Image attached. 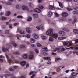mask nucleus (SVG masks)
Here are the masks:
<instances>
[{"label":"nucleus","instance_id":"obj_1","mask_svg":"<svg viewBox=\"0 0 78 78\" xmlns=\"http://www.w3.org/2000/svg\"><path fill=\"white\" fill-rule=\"evenodd\" d=\"M8 2H6L5 1H1V3H2L3 4H5V3L6 5H11L12 4V2H13V0H8Z\"/></svg>","mask_w":78,"mask_h":78},{"label":"nucleus","instance_id":"obj_2","mask_svg":"<svg viewBox=\"0 0 78 78\" xmlns=\"http://www.w3.org/2000/svg\"><path fill=\"white\" fill-rule=\"evenodd\" d=\"M35 28L38 30H41L42 31H44V30H45V27H44L42 25H41L38 26H37L35 27Z\"/></svg>","mask_w":78,"mask_h":78},{"label":"nucleus","instance_id":"obj_3","mask_svg":"<svg viewBox=\"0 0 78 78\" xmlns=\"http://www.w3.org/2000/svg\"><path fill=\"white\" fill-rule=\"evenodd\" d=\"M53 33V30L52 29H50L48 30L46 32L47 35H50Z\"/></svg>","mask_w":78,"mask_h":78},{"label":"nucleus","instance_id":"obj_4","mask_svg":"<svg viewBox=\"0 0 78 78\" xmlns=\"http://www.w3.org/2000/svg\"><path fill=\"white\" fill-rule=\"evenodd\" d=\"M65 48H61L60 49L58 48H56V49H55L54 50H52V51H53L54 52H56L57 51H59V50H60L61 51H64V50H65Z\"/></svg>","mask_w":78,"mask_h":78},{"label":"nucleus","instance_id":"obj_5","mask_svg":"<svg viewBox=\"0 0 78 78\" xmlns=\"http://www.w3.org/2000/svg\"><path fill=\"white\" fill-rule=\"evenodd\" d=\"M11 75V74H1L0 75V77L2 78H6L10 76Z\"/></svg>","mask_w":78,"mask_h":78},{"label":"nucleus","instance_id":"obj_6","mask_svg":"<svg viewBox=\"0 0 78 78\" xmlns=\"http://www.w3.org/2000/svg\"><path fill=\"white\" fill-rule=\"evenodd\" d=\"M32 37L33 38L35 39H37L39 38V35L36 33H34L32 34Z\"/></svg>","mask_w":78,"mask_h":78},{"label":"nucleus","instance_id":"obj_7","mask_svg":"<svg viewBox=\"0 0 78 78\" xmlns=\"http://www.w3.org/2000/svg\"><path fill=\"white\" fill-rule=\"evenodd\" d=\"M26 32H27L29 34L31 33V32H32L31 29L30 27H26Z\"/></svg>","mask_w":78,"mask_h":78},{"label":"nucleus","instance_id":"obj_8","mask_svg":"<svg viewBox=\"0 0 78 78\" xmlns=\"http://www.w3.org/2000/svg\"><path fill=\"white\" fill-rule=\"evenodd\" d=\"M21 8L22 9H23V10H25L26 9V10H27V11H28L29 10L28 8L27 7V6L25 5H23L22 6Z\"/></svg>","mask_w":78,"mask_h":78},{"label":"nucleus","instance_id":"obj_9","mask_svg":"<svg viewBox=\"0 0 78 78\" xmlns=\"http://www.w3.org/2000/svg\"><path fill=\"white\" fill-rule=\"evenodd\" d=\"M2 51L3 52H9V51L8 50V48L5 49V47H3L2 48Z\"/></svg>","mask_w":78,"mask_h":78},{"label":"nucleus","instance_id":"obj_10","mask_svg":"<svg viewBox=\"0 0 78 78\" xmlns=\"http://www.w3.org/2000/svg\"><path fill=\"white\" fill-rule=\"evenodd\" d=\"M34 11L35 12H36L37 13H40L41 11L39 9H34Z\"/></svg>","mask_w":78,"mask_h":78},{"label":"nucleus","instance_id":"obj_11","mask_svg":"<svg viewBox=\"0 0 78 78\" xmlns=\"http://www.w3.org/2000/svg\"><path fill=\"white\" fill-rule=\"evenodd\" d=\"M53 16V12L51 11H49L48 12V17H50Z\"/></svg>","mask_w":78,"mask_h":78},{"label":"nucleus","instance_id":"obj_12","mask_svg":"<svg viewBox=\"0 0 78 78\" xmlns=\"http://www.w3.org/2000/svg\"><path fill=\"white\" fill-rule=\"evenodd\" d=\"M48 8L49 9H51V10H53L55 9V8L54 6L51 5H49Z\"/></svg>","mask_w":78,"mask_h":78},{"label":"nucleus","instance_id":"obj_13","mask_svg":"<svg viewBox=\"0 0 78 78\" xmlns=\"http://www.w3.org/2000/svg\"><path fill=\"white\" fill-rule=\"evenodd\" d=\"M62 16L64 17H66L67 16H68V13L66 12H63L62 14Z\"/></svg>","mask_w":78,"mask_h":78},{"label":"nucleus","instance_id":"obj_14","mask_svg":"<svg viewBox=\"0 0 78 78\" xmlns=\"http://www.w3.org/2000/svg\"><path fill=\"white\" fill-rule=\"evenodd\" d=\"M30 41L31 43H34L36 42V40L33 38H31L30 39Z\"/></svg>","mask_w":78,"mask_h":78},{"label":"nucleus","instance_id":"obj_15","mask_svg":"<svg viewBox=\"0 0 78 78\" xmlns=\"http://www.w3.org/2000/svg\"><path fill=\"white\" fill-rule=\"evenodd\" d=\"M12 45H13L14 47H16V48L18 47V45H17V43H16L14 42H12Z\"/></svg>","mask_w":78,"mask_h":78},{"label":"nucleus","instance_id":"obj_16","mask_svg":"<svg viewBox=\"0 0 78 78\" xmlns=\"http://www.w3.org/2000/svg\"><path fill=\"white\" fill-rule=\"evenodd\" d=\"M10 14H11V12L10 11H7L5 13V16H9Z\"/></svg>","mask_w":78,"mask_h":78},{"label":"nucleus","instance_id":"obj_17","mask_svg":"<svg viewBox=\"0 0 78 78\" xmlns=\"http://www.w3.org/2000/svg\"><path fill=\"white\" fill-rule=\"evenodd\" d=\"M28 55L27 54H24L22 55V58L23 59H27Z\"/></svg>","mask_w":78,"mask_h":78},{"label":"nucleus","instance_id":"obj_18","mask_svg":"<svg viewBox=\"0 0 78 78\" xmlns=\"http://www.w3.org/2000/svg\"><path fill=\"white\" fill-rule=\"evenodd\" d=\"M42 51H48L47 47H46L42 48Z\"/></svg>","mask_w":78,"mask_h":78},{"label":"nucleus","instance_id":"obj_19","mask_svg":"<svg viewBox=\"0 0 78 78\" xmlns=\"http://www.w3.org/2000/svg\"><path fill=\"white\" fill-rule=\"evenodd\" d=\"M66 37H60L58 38L59 40L60 41L61 40H63V39H66Z\"/></svg>","mask_w":78,"mask_h":78},{"label":"nucleus","instance_id":"obj_20","mask_svg":"<svg viewBox=\"0 0 78 78\" xmlns=\"http://www.w3.org/2000/svg\"><path fill=\"white\" fill-rule=\"evenodd\" d=\"M20 63L21 66H24L26 64V62L24 61H21Z\"/></svg>","mask_w":78,"mask_h":78},{"label":"nucleus","instance_id":"obj_21","mask_svg":"<svg viewBox=\"0 0 78 78\" xmlns=\"http://www.w3.org/2000/svg\"><path fill=\"white\" fill-rule=\"evenodd\" d=\"M20 33L21 34H25V32L23 30H20Z\"/></svg>","mask_w":78,"mask_h":78},{"label":"nucleus","instance_id":"obj_22","mask_svg":"<svg viewBox=\"0 0 78 78\" xmlns=\"http://www.w3.org/2000/svg\"><path fill=\"white\" fill-rule=\"evenodd\" d=\"M49 41L50 42H52L53 41H54V39L53 38L51 37H50L49 38Z\"/></svg>","mask_w":78,"mask_h":78},{"label":"nucleus","instance_id":"obj_23","mask_svg":"<svg viewBox=\"0 0 78 78\" xmlns=\"http://www.w3.org/2000/svg\"><path fill=\"white\" fill-rule=\"evenodd\" d=\"M41 38L43 39V40H46L47 39V37L45 36H42L41 37Z\"/></svg>","mask_w":78,"mask_h":78},{"label":"nucleus","instance_id":"obj_24","mask_svg":"<svg viewBox=\"0 0 78 78\" xmlns=\"http://www.w3.org/2000/svg\"><path fill=\"white\" fill-rule=\"evenodd\" d=\"M32 20V17L30 16H29L27 18V21H28V22H30V21H31Z\"/></svg>","mask_w":78,"mask_h":78},{"label":"nucleus","instance_id":"obj_25","mask_svg":"<svg viewBox=\"0 0 78 78\" xmlns=\"http://www.w3.org/2000/svg\"><path fill=\"white\" fill-rule=\"evenodd\" d=\"M38 7L40 9H42L44 8V6H42V5L39 4L38 5Z\"/></svg>","mask_w":78,"mask_h":78},{"label":"nucleus","instance_id":"obj_26","mask_svg":"<svg viewBox=\"0 0 78 78\" xmlns=\"http://www.w3.org/2000/svg\"><path fill=\"white\" fill-rule=\"evenodd\" d=\"M73 31L74 33H75L76 34H78V30L77 29H74Z\"/></svg>","mask_w":78,"mask_h":78},{"label":"nucleus","instance_id":"obj_27","mask_svg":"<svg viewBox=\"0 0 78 78\" xmlns=\"http://www.w3.org/2000/svg\"><path fill=\"white\" fill-rule=\"evenodd\" d=\"M59 33L60 34H62V35L63 36H64V34H65V32H63L62 31H59Z\"/></svg>","mask_w":78,"mask_h":78},{"label":"nucleus","instance_id":"obj_28","mask_svg":"<svg viewBox=\"0 0 78 78\" xmlns=\"http://www.w3.org/2000/svg\"><path fill=\"white\" fill-rule=\"evenodd\" d=\"M61 59L60 58H56L55 60V61L57 62H59V61H61Z\"/></svg>","mask_w":78,"mask_h":78},{"label":"nucleus","instance_id":"obj_29","mask_svg":"<svg viewBox=\"0 0 78 78\" xmlns=\"http://www.w3.org/2000/svg\"><path fill=\"white\" fill-rule=\"evenodd\" d=\"M47 22L48 23H51V24H54V23H53V22H51V20H47Z\"/></svg>","mask_w":78,"mask_h":78},{"label":"nucleus","instance_id":"obj_30","mask_svg":"<svg viewBox=\"0 0 78 78\" xmlns=\"http://www.w3.org/2000/svg\"><path fill=\"white\" fill-rule=\"evenodd\" d=\"M66 20V19H64V18H63L61 17L60 18L59 20L60 22H61V20H62V21H65Z\"/></svg>","mask_w":78,"mask_h":78},{"label":"nucleus","instance_id":"obj_31","mask_svg":"<svg viewBox=\"0 0 78 78\" xmlns=\"http://www.w3.org/2000/svg\"><path fill=\"white\" fill-rule=\"evenodd\" d=\"M52 36L54 38H55V39H56V38H57L58 37V35L55 34H53Z\"/></svg>","mask_w":78,"mask_h":78},{"label":"nucleus","instance_id":"obj_32","mask_svg":"<svg viewBox=\"0 0 78 78\" xmlns=\"http://www.w3.org/2000/svg\"><path fill=\"white\" fill-rule=\"evenodd\" d=\"M6 19H7V18L4 17H2L1 18V20H6Z\"/></svg>","mask_w":78,"mask_h":78},{"label":"nucleus","instance_id":"obj_33","mask_svg":"<svg viewBox=\"0 0 78 78\" xmlns=\"http://www.w3.org/2000/svg\"><path fill=\"white\" fill-rule=\"evenodd\" d=\"M16 7L18 9H20V5H17L16 6Z\"/></svg>","mask_w":78,"mask_h":78},{"label":"nucleus","instance_id":"obj_34","mask_svg":"<svg viewBox=\"0 0 78 78\" xmlns=\"http://www.w3.org/2000/svg\"><path fill=\"white\" fill-rule=\"evenodd\" d=\"M59 4V5L60 6L61 8H63V5H62V3L61 2H58Z\"/></svg>","mask_w":78,"mask_h":78},{"label":"nucleus","instance_id":"obj_35","mask_svg":"<svg viewBox=\"0 0 78 78\" xmlns=\"http://www.w3.org/2000/svg\"><path fill=\"white\" fill-rule=\"evenodd\" d=\"M28 5L29 6H30V7H31L32 6H33V3L31 2H29L28 3Z\"/></svg>","mask_w":78,"mask_h":78},{"label":"nucleus","instance_id":"obj_36","mask_svg":"<svg viewBox=\"0 0 78 78\" xmlns=\"http://www.w3.org/2000/svg\"><path fill=\"white\" fill-rule=\"evenodd\" d=\"M33 16L34 17L37 18V17H38V15L37 14H33Z\"/></svg>","mask_w":78,"mask_h":78},{"label":"nucleus","instance_id":"obj_37","mask_svg":"<svg viewBox=\"0 0 78 78\" xmlns=\"http://www.w3.org/2000/svg\"><path fill=\"white\" fill-rule=\"evenodd\" d=\"M22 36L21 35L19 34L16 35L15 36V37H17L18 39H20L18 37H21Z\"/></svg>","mask_w":78,"mask_h":78},{"label":"nucleus","instance_id":"obj_38","mask_svg":"<svg viewBox=\"0 0 78 78\" xmlns=\"http://www.w3.org/2000/svg\"><path fill=\"white\" fill-rule=\"evenodd\" d=\"M37 46L38 47H42V45L41 44L38 43H37Z\"/></svg>","mask_w":78,"mask_h":78},{"label":"nucleus","instance_id":"obj_39","mask_svg":"<svg viewBox=\"0 0 78 78\" xmlns=\"http://www.w3.org/2000/svg\"><path fill=\"white\" fill-rule=\"evenodd\" d=\"M75 75H76V74H75V73L73 72L71 74V75H70V76H75Z\"/></svg>","mask_w":78,"mask_h":78},{"label":"nucleus","instance_id":"obj_40","mask_svg":"<svg viewBox=\"0 0 78 78\" xmlns=\"http://www.w3.org/2000/svg\"><path fill=\"white\" fill-rule=\"evenodd\" d=\"M35 51L36 53H37V54L39 53V50L37 49H35Z\"/></svg>","mask_w":78,"mask_h":78},{"label":"nucleus","instance_id":"obj_41","mask_svg":"<svg viewBox=\"0 0 78 78\" xmlns=\"http://www.w3.org/2000/svg\"><path fill=\"white\" fill-rule=\"evenodd\" d=\"M63 30H64V31H69V29H67V28H64L63 29Z\"/></svg>","mask_w":78,"mask_h":78},{"label":"nucleus","instance_id":"obj_42","mask_svg":"<svg viewBox=\"0 0 78 78\" xmlns=\"http://www.w3.org/2000/svg\"><path fill=\"white\" fill-rule=\"evenodd\" d=\"M44 59L46 60H51L50 58V57H46L44 58Z\"/></svg>","mask_w":78,"mask_h":78},{"label":"nucleus","instance_id":"obj_43","mask_svg":"<svg viewBox=\"0 0 78 78\" xmlns=\"http://www.w3.org/2000/svg\"><path fill=\"white\" fill-rule=\"evenodd\" d=\"M25 37H27V38H30L31 36H30L29 34H27L25 35Z\"/></svg>","mask_w":78,"mask_h":78},{"label":"nucleus","instance_id":"obj_44","mask_svg":"<svg viewBox=\"0 0 78 78\" xmlns=\"http://www.w3.org/2000/svg\"><path fill=\"white\" fill-rule=\"evenodd\" d=\"M17 18H21V19H22L23 18V16L21 15H19L17 16Z\"/></svg>","mask_w":78,"mask_h":78},{"label":"nucleus","instance_id":"obj_45","mask_svg":"<svg viewBox=\"0 0 78 78\" xmlns=\"http://www.w3.org/2000/svg\"><path fill=\"white\" fill-rule=\"evenodd\" d=\"M9 70L10 71H12L13 72L14 71V69H12L11 67H10L9 69Z\"/></svg>","mask_w":78,"mask_h":78},{"label":"nucleus","instance_id":"obj_46","mask_svg":"<svg viewBox=\"0 0 78 78\" xmlns=\"http://www.w3.org/2000/svg\"><path fill=\"white\" fill-rule=\"evenodd\" d=\"M55 17H58L59 16V15L57 13H55Z\"/></svg>","mask_w":78,"mask_h":78},{"label":"nucleus","instance_id":"obj_47","mask_svg":"<svg viewBox=\"0 0 78 78\" xmlns=\"http://www.w3.org/2000/svg\"><path fill=\"white\" fill-rule=\"evenodd\" d=\"M67 9L68 11H72L73 9L72 8H67Z\"/></svg>","mask_w":78,"mask_h":78},{"label":"nucleus","instance_id":"obj_48","mask_svg":"<svg viewBox=\"0 0 78 78\" xmlns=\"http://www.w3.org/2000/svg\"><path fill=\"white\" fill-rule=\"evenodd\" d=\"M76 20H77L76 19H75L73 21V22L72 23L73 25H74L75 23V22H76Z\"/></svg>","mask_w":78,"mask_h":78},{"label":"nucleus","instance_id":"obj_49","mask_svg":"<svg viewBox=\"0 0 78 78\" xmlns=\"http://www.w3.org/2000/svg\"><path fill=\"white\" fill-rule=\"evenodd\" d=\"M14 54H15V55H19V52H13Z\"/></svg>","mask_w":78,"mask_h":78},{"label":"nucleus","instance_id":"obj_50","mask_svg":"<svg viewBox=\"0 0 78 78\" xmlns=\"http://www.w3.org/2000/svg\"><path fill=\"white\" fill-rule=\"evenodd\" d=\"M25 47V46L24 45H21L20 46V48H23Z\"/></svg>","mask_w":78,"mask_h":78},{"label":"nucleus","instance_id":"obj_51","mask_svg":"<svg viewBox=\"0 0 78 78\" xmlns=\"http://www.w3.org/2000/svg\"><path fill=\"white\" fill-rule=\"evenodd\" d=\"M34 57H33V55H30L29 56V58H30V59H32V58H33Z\"/></svg>","mask_w":78,"mask_h":78},{"label":"nucleus","instance_id":"obj_52","mask_svg":"<svg viewBox=\"0 0 78 78\" xmlns=\"http://www.w3.org/2000/svg\"><path fill=\"white\" fill-rule=\"evenodd\" d=\"M19 23H14V26H17V25H19Z\"/></svg>","mask_w":78,"mask_h":78},{"label":"nucleus","instance_id":"obj_53","mask_svg":"<svg viewBox=\"0 0 78 78\" xmlns=\"http://www.w3.org/2000/svg\"><path fill=\"white\" fill-rule=\"evenodd\" d=\"M68 46H71V45H72V43L70 42H69L68 43Z\"/></svg>","mask_w":78,"mask_h":78},{"label":"nucleus","instance_id":"obj_54","mask_svg":"<svg viewBox=\"0 0 78 78\" xmlns=\"http://www.w3.org/2000/svg\"><path fill=\"white\" fill-rule=\"evenodd\" d=\"M9 28H11V29L12 28V25L9 24Z\"/></svg>","mask_w":78,"mask_h":78},{"label":"nucleus","instance_id":"obj_55","mask_svg":"<svg viewBox=\"0 0 78 78\" xmlns=\"http://www.w3.org/2000/svg\"><path fill=\"white\" fill-rule=\"evenodd\" d=\"M19 78H26V77L24 76H20Z\"/></svg>","mask_w":78,"mask_h":78},{"label":"nucleus","instance_id":"obj_56","mask_svg":"<svg viewBox=\"0 0 78 78\" xmlns=\"http://www.w3.org/2000/svg\"><path fill=\"white\" fill-rule=\"evenodd\" d=\"M31 45L32 47H35V45L34 44H31Z\"/></svg>","mask_w":78,"mask_h":78},{"label":"nucleus","instance_id":"obj_57","mask_svg":"<svg viewBox=\"0 0 78 78\" xmlns=\"http://www.w3.org/2000/svg\"><path fill=\"white\" fill-rule=\"evenodd\" d=\"M63 44H64V45L65 46L67 45L68 44V43H67L66 42H65L63 43Z\"/></svg>","mask_w":78,"mask_h":78},{"label":"nucleus","instance_id":"obj_58","mask_svg":"<svg viewBox=\"0 0 78 78\" xmlns=\"http://www.w3.org/2000/svg\"><path fill=\"white\" fill-rule=\"evenodd\" d=\"M34 72H33V71L30 72L29 73V75H31V74H33V73H34Z\"/></svg>","mask_w":78,"mask_h":78},{"label":"nucleus","instance_id":"obj_59","mask_svg":"<svg viewBox=\"0 0 78 78\" xmlns=\"http://www.w3.org/2000/svg\"><path fill=\"white\" fill-rule=\"evenodd\" d=\"M78 39H76L75 40V44H78Z\"/></svg>","mask_w":78,"mask_h":78},{"label":"nucleus","instance_id":"obj_60","mask_svg":"<svg viewBox=\"0 0 78 78\" xmlns=\"http://www.w3.org/2000/svg\"><path fill=\"white\" fill-rule=\"evenodd\" d=\"M3 62V60L1 58H0V62H1V63H2V62Z\"/></svg>","mask_w":78,"mask_h":78},{"label":"nucleus","instance_id":"obj_61","mask_svg":"<svg viewBox=\"0 0 78 78\" xmlns=\"http://www.w3.org/2000/svg\"><path fill=\"white\" fill-rule=\"evenodd\" d=\"M51 54H52V55H56V53H54L53 52H51Z\"/></svg>","mask_w":78,"mask_h":78},{"label":"nucleus","instance_id":"obj_62","mask_svg":"<svg viewBox=\"0 0 78 78\" xmlns=\"http://www.w3.org/2000/svg\"><path fill=\"white\" fill-rule=\"evenodd\" d=\"M42 2V0H38V3H41Z\"/></svg>","mask_w":78,"mask_h":78},{"label":"nucleus","instance_id":"obj_63","mask_svg":"<svg viewBox=\"0 0 78 78\" xmlns=\"http://www.w3.org/2000/svg\"><path fill=\"white\" fill-rule=\"evenodd\" d=\"M35 76V74H34L32 75L31 76V78H34Z\"/></svg>","mask_w":78,"mask_h":78},{"label":"nucleus","instance_id":"obj_64","mask_svg":"<svg viewBox=\"0 0 78 78\" xmlns=\"http://www.w3.org/2000/svg\"><path fill=\"white\" fill-rule=\"evenodd\" d=\"M69 78H75L74 77H73L72 76H69Z\"/></svg>","mask_w":78,"mask_h":78}]
</instances>
